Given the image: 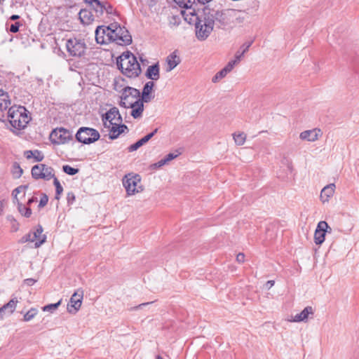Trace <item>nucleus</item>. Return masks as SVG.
Here are the masks:
<instances>
[{"instance_id":"nucleus-30","label":"nucleus","mask_w":359,"mask_h":359,"mask_svg":"<svg viewBox=\"0 0 359 359\" xmlns=\"http://www.w3.org/2000/svg\"><path fill=\"white\" fill-rule=\"evenodd\" d=\"M182 8H191L196 0H174Z\"/></svg>"},{"instance_id":"nucleus-28","label":"nucleus","mask_w":359,"mask_h":359,"mask_svg":"<svg viewBox=\"0 0 359 359\" xmlns=\"http://www.w3.org/2000/svg\"><path fill=\"white\" fill-rule=\"evenodd\" d=\"M18 205V209L20 213L25 217H29L32 215V210L29 206H26L21 203L19 200L18 201H15V203Z\"/></svg>"},{"instance_id":"nucleus-11","label":"nucleus","mask_w":359,"mask_h":359,"mask_svg":"<svg viewBox=\"0 0 359 359\" xmlns=\"http://www.w3.org/2000/svg\"><path fill=\"white\" fill-rule=\"evenodd\" d=\"M43 231L42 226L39 224L33 232L25 235L21 238V243L35 242V248L40 247L46 240V236L43 234Z\"/></svg>"},{"instance_id":"nucleus-17","label":"nucleus","mask_w":359,"mask_h":359,"mask_svg":"<svg viewBox=\"0 0 359 359\" xmlns=\"http://www.w3.org/2000/svg\"><path fill=\"white\" fill-rule=\"evenodd\" d=\"M321 135L322 133L320 129L314 128L302 132L299 135V138L302 140L315 142L319 138L320 136H321Z\"/></svg>"},{"instance_id":"nucleus-1","label":"nucleus","mask_w":359,"mask_h":359,"mask_svg":"<svg viewBox=\"0 0 359 359\" xmlns=\"http://www.w3.org/2000/svg\"><path fill=\"white\" fill-rule=\"evenodd\" d=\"M104 128L109 132V137L115 140L121 134L128 130V127L122 124V117L116 107L111 108L102 116Z\"/></svg>"},{"instance_id":"nucleus-12","label":"nucleus","mask_w":359,"mask_h":359,"mask_svg":"<svg viewBox=\"0 0 359 359\" xmlns=\"http://www.w3.org/2000/svg\"><path fill=\"white\" fill-rule=\"evenodd\" d=\"M140 183V177L138 175H135L131 177H127V176H126L123 180V184L128 196L134 195L143 190L141 186H138Z\"/></svg>"},{"instance_id":"nucleus-19","label":"nucleus","mask_w":359,"mask_h":359,"mask_svg":"<svg viewBox=\"0 0 359 359\" xmlns=\"http://www.w3.org/2000/svg\"><path fill=\"white\" fill-rule=\"evenodd\" d=\"M144 102L141 99H137V101L131 106L129 107V108H131L130 115L134 118H140L142 116V113L144 111Z\"/></svg>"},{"instance_id":"nucleus-32","label":"nucleus","mask_w":359,"mask_h":359,"mask_svg":"<svg viewBox=\"0 0 359 359\" xmlns=\"http://www.w3.org/2000/svg\"><path fill=\"white\" fill-rule=\"evenodd\" d=\"M158 128H156L153 132L149 133L142 139L139 140L136 142L139 144V146L141 147L142 145L146 144L150 139H151L154 135L157 133Z\"/></svg>"},{"instance_id":"nucleus-2","label":"nucleus","mask_w":359,"mask_h":359,"mask_svg":"<svg viewBox=\"0 0 359 359\" xmlns=\"http://www.w3.org/2000/svg\"><path fill=\"white\" fill-rule=\"evenodd\" d=\"M204 13L212 20L214 25L218 28L229 25L237 19L238 11L234 9H224L221 11L214 10L209 8H204Z\"/></svg>"},{"instance_id":"nucleus-34","label":"nucleus","mask_w":359,"mask_h":359,"mask_svg":"<svg viewBox=\"0 0 359 359\" xmlns=\"http://www.w3.org/2000/svg\"><path fill=\"white\" fill-rule=\"evenodd\" d=\"M28 188V185H21L17 188H15L12 193V195L13 196V203H15V201H18V198L17 197L18 194L20 192L25 191L26 189Z\"/></svg>"},{"instance_id":"nucleus-57","label":"nucleus","mask_w":359,"mask_h":359,"mask_svg":"<svg viewBox=\"0 0 359 359\" xmlns=\"http://www.w3.org/2000/svg\"><path fill=\"white\" fill-rule=\"evenodd\" d=\"M17 168L19 170V172H18L19 174L18 175V177H19L22 175V168L19 165L17 166Z\"/></svg>"},{"instance_id":"nucleus-31","label":"nucleus","mask_w":359,"mask_h":359,"mask_svg":"<svg viewBox=\"0 0 359 359\" xmlns=\"http://www.w3.org/2000/svg\"><path fill=\"white\" fill-rule=\"evenodd\" d=\"M38 313V310L35 308L30 309L23 317V320L28 322L32 320Z\"/></svg>"},{"instance_id":"nucleus-41","label":"nucleus","mask_w":359,"mask_h":359,"mask_svg":"<svg viewBox=\"0 0 359 359\" xmlns=\"http://www.w3.org/2000/svg\"><path fill=\"white\" fill-rule=\"evenodd\" d=\"M238 65L236 62H235L233 60L229 61L227 65L223 68V69L225 71L226 74L231 72L235 65Z\"/></svg>"},{"instance_id":"nucleus-48","label":"nucleus","mask_w":359,"mask_h":359,"mask_svg":"<svg viewBox=\"0 0 359 359\" xmlns=\"http://www.w3.org/2000/svg\"><path fill=\"white\" fill-rule=\"evenodd\" d=\"M236 260L239 263H243L245 261V255L243 253H238L236 256Z\"/></svg>"},{"instance_id":"nucleus-10","label":"nucleus","mask_w":359,"mask_h":359,"mask_svg":"<svg viewBox=\"0 0 359 359\" xmlns=\"http://www.w3.org/2000/svg\"><path fill=\"white\" fill-rule=\"evenodd\" d=\"M32 175L35 180H50L55 176L53 168L45 164H38L32 167Z\"/></svg>"},{"instance_id":"nucleus-54","label":"nucleus","mask_w":359,"mask_h":359,"mask_svg":"<svg viewBox=\"0 0 359 359\" xmlns=\"http://www.w3.org/2000/svg\"><path fill=\"white\" fill-rule=\"evenodd\" d=\"M6 312L4 311V309H3V307L1 306L0 308V320H2L4 318V314H6Z\"/></svg>"},{"instance_id":"nucleus-13","label":"nucleus","mask_w":359,"mask_h":359,"mask_svg":"<svg viewBox=\"0 0 359 359\" xmlns=\"http://www.w3.org/2000/svg\"><path fill=\"white\" fill-rule=\"evenodd\" d=\"M50 137L53 143L57 144H65L72 139L70 132L65 128L54 130Z\"/></svg>"},{"instance_id":"nucleus-27","label":"nucleus","mask_w":359,"mask_h":359,"mask_svg":"<svg viewBox=\"0 0 359 359\" xmlns=\"http://www.w3.org/2000/svg\"><path fill=\"white\" fill-rule=\"evenodd\" d=\"M18 300L16 297L12 298L7 304H4L2 307L8 314H12L15 310Z\"/></svg>"},{"instance_id":"nucleus-22","label":"nucleus","mask_w":359,"mask_h":359,"mask_svg":"<svg viewBox=\"0 0 359 359\" xmlns=\"http://www.w3.org/2000/svg\"><path fill=\"white\" fill-rule=\"evenodd\" d=\"M335 185L334 184H330L325 186L321 191L320 199L323 203L327 202L330 197H332L334 193Z\"/></svg>"},{"instance_id":"nucleus-46","label":"nucleus","mask_w":359,"mask_h":359,"mask_svg":"<svg viewBox=\"0 0 359 359\" xmlns=\"http://www.w3.org/2000/svg\"><path fill=\"white\" fill-rule=\"evenodd\" d=\"M104 8H105V9H103L104 13H106L107 14L112 13L113 8L110 4H109L107 1H104Z\"/></svg>"},{"instance_id":"nucleus-37","label":"nucleus","mask_w":359,"mask_h":359,"mask_svg":"<svg viewBox=\"0 0 359 359\" xmlns=\"http://www.w3.org/2000/svg\"><path fill=\"white\" fill-rule=\"evenodd\" d=\"M227 75V74L225 72V71L222 69L219 72H218L212 79V83H217L219 82L221 79H222L223 78H224Z\"/></svg>"},{"instance_id":"nucleus-29","label":"nucleus","mask_w":359,"mask_h":359,"mask_svg":"<svg viewBox=\"0 0 359 359\" xmlns=\"http://www.w3.org/2000/svg\"><path fill=\"white\" fill-rule=\"evenodd\" d=\"M233 138L236 145L241 146L246 140V135L244 133H235L233 134Z\"/></svg>"},{"instance_id":"nucleus-24","label":"nucleus","mask_w":359,"mask_h":359,"mask_svg":"<svg viewBox=\"0 0 359 359\" xmlns=\"http://www.w3.org/2000/svg\"><path fill=\"white\" fill-rule=\"evenodd\" d=\"M154 86V83L153 81H148L144 86L142 93L141 96V100L144 101L145 102H149L152 97L150 95L152 89Z\"/></svg>"},{"instance_id":"nucleus-60","label":"nucleus","mask_w":359,"mask_h":359,"mask_svg":"<svg viewBox=\"0 0 359 359\" xmlns=\"http://www.w3.org/2000/svg\"><path fill=\"white\" fill-rule=\"evenodd\" d=\"M149 303H143V304H140L137 307H142V306H145V305H147L149 304Z\"/></svg>"},{"instance_id":"nucleus-51","label":"nucleus","mask_w":359,"mask_h":359,"mask_svg":"<svg viewBox=\"0 0 359 359\" xmlns=\"http://www.w3.org/2000/svg\"><path fill=\"white\" fill-rule=\"evenodd\" d=\"M35 282L36 280L33 278H27L25 280V284L29 286L33 285L35 283Z\"/></svg>"},{"instance_id":"nucleus-23","label":"nucleus","mask_w":359,"mask_h":359,"mask_svg":"<svg viewBox=\"0 0 359 359\" xmlns=\"http://www.w3.org/2000/svg\"><path fill=\"white\" fill-rule=\"evenodd\" d=\"M11 104V100L8 93L4 92L0 89V111H3L10 107Z\"/></svg>"},{"instance_id":"nucleus-4","label":"nucleus","mask_w":359,"mask_h":359,"mask_svg":"<svg viewBox=\"0 0 359 359\" xmlns=\"http://www.w3.org/2000/svg\"><path fill=\"white\" fill-rule=\"evenodd\" d=\"M8 119L13 128L20 130L26 127L31 118L25 107L13 105L8 108Z\"/></svg>"},{"instance_id":"nucleus-52","label":"nucleus","mask_w":359,"mask_h":359,"mask_svg":"<svg viewBox=\"0 0 359 359\" xmlns=\"http://www.w3.org/2000/svg\"><path fill=\"white\" fill-rule=\"evenodd\" d=\"M274 285V280H268L266 283V287L269 290L271 287H272Z\"/></svg>"},{"instance_id":"nucleus-50","label":"nucleus","mask_w":359,"mask_h":359,"mask_svg":"<svg viewBox=\"0 0 359 359\" xmlns=\"http://www.w3.org/2000/svg\"><path fill=\"white\" fill-rule=\"evenodd\" d=\"M24 156L26 158L30 159L32 158L33 156V151L32 150H27L24 152Z\"/></svg>"},{"instance_id":"nucleus-14","label":"nucleus","mask_w":359,"mask_h":359,"mask_svg":"<svg viewBox=\"0 0 359 359\" xmlns=\"http://www.w3.org/2000/svg\"><path fill=\"white\" fill-rule=\"evenodd\" d=\"M111 27L109 26H98L95 30V40L97 43L100 44H107L110 43V39L113 34Z\"/></svg>"},{"instance_id":"nucleus-49","label":"nucleus","mask_w":359,"mask_h":359,"mask_svg":"<svg viewBox=\"0 0 359 359\" xmlns=\"http://www.w3.org/2000/svg\"><path fill=\"white\" fill-rule=\"evenodd\" d=\"M140 147L139 146V144H137V142H135V144H131L129 147H128V151L130 152H132V151H136L137 149H139Z\"/></svg>"},{"instance_id":"nucleus-45","label":"nucleus","mask_w":359,"mask_h":359,"mask_svg":"<svg viewBox=\"0 0 359 359\" xmlns=\"http://www.w3.org/2000/svg\"><path fill=\"white\" fill-rule=\"evenodd\" d=\"M244 54H243V52H241V50H238L236 54H235V58L234 60H233L235 62H236L237 64H238L242 57H243Z\"/></svg>"},{"instance_id":"nucleus-56","label":"nucleus","mask_w":359,"mask_h":359,"mask_svg":"<svg viewBox=\"0 0 359 359\" xmlns=\"http://www.w3.org/2000/svg\"><path fill=\"white\" fill-rule=\"evenodd\" d=\"M20 18V16L18 15H13L11 16L10 19L11 20H16Z\"/></svg>"},{"instance_id":"nucleus-5","label":"nucleus","mask_w":359,"mask_h":359,"mask_svg":"<svg viewBox=\"0 0 359 359\" xmlns=\"http://www.w3.org/2000/svg\"><path fill=\"white\" fill-rule=\"evenodd\" d=\"M110 27L113 32V34L110 33L111 35L110 43L114 42L117 45L125 46L132 42V37L125 27H121L117 24H111Z\"/></svg>"},{"instance_id":"nucleus-36","label":"nucleus","mask_w":359,"mask_h":359,"mask_svg":"<svg viewBox=\"0 0 359 359\" xmlns=\"http://www.w3.org/2000/svg\"><path fill=\"white\" fill-rule=\"evenodd\" d=\"M62 170L63 171L67 174V175H76V173L79 172V170L78 168H72L71 167L70 165H63L62 167Z\"/></svg>"},{"instance_id":"nucleus-15","label":"nucleus","mask_w":359,"mask_h":359,"mask_svg":"<svg viewBox=\"0 0 359 359\" xmlns=\"http://www.w3.org/2000/svg\"><path fill=\"white\" fill-rule=\"evenodd\" d=\"M83 297V291L78 290L71 297L69 303L67 305V311L70 313H76L81 308Z\"/></svg>"},{"instance_id":"nucleus-55","label":"nucleus","mask_w":359,"mask_h":359,"mask_svg":"<svg viewBox=\"0 0 359 359\" xmlns=\"http://www.w3.org/2000/svg\"><path fill=\"white\" fill-rule=\"evenodd\" d=\"M241 52H243V54H245L248 50V46H245V45H243L241 48H240V50Z\"/></svg>"},{"instance_id":"nucleus-25","label":"nucleus","mask_w":359,"mask_h":359,"mask_svg":"<svg viewBox=\"0 0 359 359\" xmlns=\"http://www.w3.org/2000/svg\"><path fill=\"white\" fill-rule=\"evenodd\" d=\"M146 76L148 79L154 81H156L159 79V65L158 63L148 67L146 72Z\"/></svg>"},{"instance_id":"nucleus-38","label":"nucleus","mask_w":359,"mask_h":359,"mask_svg":"<svg viewBox=\"0 0 359 359\" xmlns=\"http://www.w3.org/2000/svg\"><path fill=\"white\" fill-rule=\"evenodd\" d=\"M32 158H34L35 159L36 161H41L43 158H44V156L43 154H42L41 151H39V150H34L33 151V156H32Z\"/></svg>"},{"instance_id":"nucleus-59","label":"nucleus","mask_w":359,"mask_h":359,"mask_svg":"<svg viewBox=\"0 0 359 359\" xmlns=\"http://www.w3.org/2000/svg\"><path fill=\"white\" fill-rule=\"evenodd\" d=\"M251 44H252V43L249 42V43H245L243 45H245V46H248V49H249V48L250 47Z\"/></svg>"},{"instance_id":"nucleus-18","label":"nucleus","mask_w":359,"mask_h":359,"mask_svg":"<svg viewBox=\"0 0 359 359\" xmlns=\"http://www.w3.org/2000/svg\"><path fill=\"white\" fill-rule=\"evenodd\" d=\"M84 1L93 10L96 17L100 18L103 15V9H105L104 1H100L99 0H84Z\"/></svg>"},{"instance_id":"nucleus-8","label":"nucleus","mask_w":359,"mask_h":359,"mask_svg":"<svg viewBox=\"0 0 359 359\" xmlns=\"http://www.w3.org/2000/svg\"><path fill=\"white\" fill-rule=\"evenodd\" d=\"M66 48L71 56L81 57L86 49V45L83 39L71 38L67 40Z\"/></svg>"},{"instance_id":"nucleus-42","label":"nucleus","mask_w":359,"mask_h":359,"mask_svg":"<svg viewBox=\"0 0 359 359\" xmlns=\"http://www.w3.org/2000/svg\"><path fill=\"white\" fill-rule=\"evenodd\" d=\"M180 153L174 154V153H170L167 154L163 158L165 159L167 164L171 161L172 160L175 159L179 156Z\"/></svg>"},{"instance_id":"nucleus-53","label":"nucleus","mask_w":359,"mask_h":359,"mask_svg":"<svg viewBox=\"0 0 359 359\" xmlns=\"http://www.w3.org/2000/svg\"><path fill=\"white\" fill-rule=\"evenodd\" d=\"M36 201H37V198L36 197L33 196L28 200L27 205L29 207L32 205V203L36 202Z\"/></svg>"},{"instance_id":"nucleus-35","label":"nucleus","mask_w":359,"mask_h":359,"mask_svg":"<svg viewBox=\"0 0 359 359\" xmlns=\"http://www.w3.org/2000/svg\"><path fill=\"white\" fill-rule=\"evenodd\" d=\"M60 304H61V300H60L58 302H57L55 304H48L46 306H44L42 308V310L43 311L53 313L55 310H57V309L60 305Z\"/></svg>"},{"instance_id":"nucleus-43","label":"nucleus","mask_w":359,"mask_h":359,"mask_svg":"<svg viewBox=\"0 0 359 359\" xmlns=\"http://www.w3.org/2000/svg\"><path fill=\"white\" fill-rule=\"evenodd\" d=\"M20 25H22V24L19 22L12 24L9 27V31L12 33H16L18 32Z\"/></svg>"},{"instance_id":"nucleus-39","label":"nucleus","mask_w":359,"mask_h":359,"mask_svg":"<svg viewBox=\"0 0 359 359\" xmlns=\"http://www.w3.org/2000/svg\"><path fill=\"white\" fill-rule=\"evenodd\" d=\"M48 201V197L46 194H42L39 203V208H42L45 207Z\"/></svg>"},{"instance_id":"nucleus-26","label":"nucleus","mask_w":359,"mask_h":359,"mask_svg":"<svg viewBox=\"0 0 359 359\" xmlns=\"http://www.w3.org/2000/svg\"><path fill=\"white\" fill-rule=\"evenodd\" d=\"M79 18L83 24H89L93 20V15L90 11L82 9L79 12Z\"/></svg>"},{"instance_id":"nucleus-9","label":"nucleus","mask_w":359,"mask_h":359,"mask_svg":"<svg viewBox=\"0 0 359 359\" xmlns=\"http://www.w3.org/2000/svg\"><path fill=\"white\" fill-rule=\"evenodd\" d=\"M76 138L83 144H90L99 140L100 134L95 129L83 127L76 133Z\"/></svg>"},{"instance_id":"nucleus-33","label":"nucleus","mask_w":359,"mask_h":359,"mask_svg":"<svg viewBox=\"0 0 359 359\" xmlns=\"http://www.w3.org/2000/svg\"><path fill=\"white\" fill-rule=\"evenodd\" d=\"M53 179H54L53 184L55 187V191H56L55 198L58 200L60 198V195L63 191V188H62V185L60 184L59 180L55 176H54Z\"/></svg>"},{"instance_id":"nucleus-20","label":"nucleus","mask_w":359,"mask_h":359,"mask_svg":"<svg viewBox=\"0 0 359 359\" xmlns=\"http://www.w3.org/2000/svg\"><path fill=\"white\" fill-rule=\"evenodd\" d=\"M313 314V309L311 306H306L304 309L299 313L296 314L292 320H290L291 322H302L306 321L309 315Z\"/></svg>"},{"instance_id":"nucleus-21","label":"nucleus","mask_w":359,"mask_h":359,"mask_svg":"<svg viewBox=\"0 0 359 359\" xmlns=\"http://www.w3.org/2000/svg\"><path fill=\"white\" fill-rule=\"evenodd\" d=\"M181 62L180 57L177 55V51L170 53L166 58L168 64L167 72H170L175 68Z\"/></svg>"},{"instance_id":"nucleus-47","label":"nucleus","mask_w":359,"mask_h":359,"mask_svg":"<svg viewBox=\"0 0 359 359\" xmlns=\"http://www.w3.org/2000/svg\"><path fill=\"white\" fill-rule=\"evenodd\" d=\"M67 203L69 204H72L73 202L75 200V196L74 194V193L72 192H69L67 194Z\"/></svg>"},{"instance_id":"nucleus-61","label":"nucleus","mask_w":359,"mask_h":359,"mask_svg":"<svg viewBox=\"0 0 359 359\" xmlns=\"http://www.w3.org/2000/svg\"><path fill=\"white\" fill-rule=\"evenodd\" d=\"M156 359H163L161 356L160 355H157L156 356Z\"/></svg>"},{"instance_id":"nucleus-16","label":"nucleus","mask_w":359,"mask_h":359,"mask_svg":"<svg viewBox=\"0 0 359 359\" xmlns=\"http://www.w3.org/2000/svg\"><path fill=\"white\" fill-rule=\"evenodd\" d=\"M327 229H331L326 222H318L314 233V242L316 245H321L324 242Z\"/></svg>"},{"instance_id":"nucleus-44","label":"nucleus","mask_w":359,"mask_h":359,"mask_svg":"<svg viewBox=\"0 0 359 359\" xmlns=\"http://www.w3.org/2000/svg\"><path fill=\"white\" fill-rule=\"evenodd\" d=\"M166 164H167V163L165 162V159L162 158L161 160H160L157 163H155L152 164L151 165V167L152 168L157 169V168H160L161 167H162V166H163L164 165H166Z\"/></svg>"},{"instance_id":"nucleus-58","label":"nucleus","mask_w":359,"mask_h":359,"mask_svg":"<svg viewBox=\"0 0 359 359\" xmlns=\"http://www.w3.org/2000/svg\"><path fill=\"white\" fill-rule=\"evenodd\" d=\"M4 208V202L0 201V214L2 212Z\"/></svg>"},{"instance_id":"nucleus-6","label":"nucleus","mask_w":359,"mask_h":359,"mask_svg":"<svg viewBox=\"0 0 359 359\" xmlns=\"http://www.w3.org/2000/svg\"><path fill=\"white\" fill-rule=\"evenodd\" d=\"M207 13H203V19H198V22L196 23V34L198 39L204 40L212 32L214 23L212 20H210V18Z\"/></svg>"},{"instance_id":"nucleus-3","label":"nucleus","mask_w":359,"mask_h":359,"mask_svg":"<svg viewBox=\"0 0 359 359\" xmlns=\"http://www.w3.org/2000/svg\"><path fill=\"white\" fill-rule=\"evenodd\" d=\"M117 66L129 78L138 76L141 73L140 65L136 57L130 52L123 53L117 59Z\"/></svg>"},{"instance_id":"nucleus-7","label":"nucleus","mask_w":359,"mask_h":359,"mask_svg":"<svg viewBox=\"0 0 359 359\" xmlns=\"http://www.w3.org/2000/svg\"><path fill=\"white\" fill-rule=\"evenodd\" d=\"M137 99H141L140 92L132 87H126L123 89L120 105L124 108H129L135 104Z\"/></svg>"},{"instance_id":"nucleus-40","label":"nucleus","mask_w":359,"mask_h":359,"mask_svg":"<svg viewBox=\"0 0 359 359\" xmlns=\"http://www.w3.org/2000/svg\"><path fill=\"white\" fill-rule=\"evenodd\" d=\"M238 65L236 62H235L233 60L229 61L227 65L223 68V69L225 71L226 74L231 72L235 65Z\"/></svg>"}]
</instances>
